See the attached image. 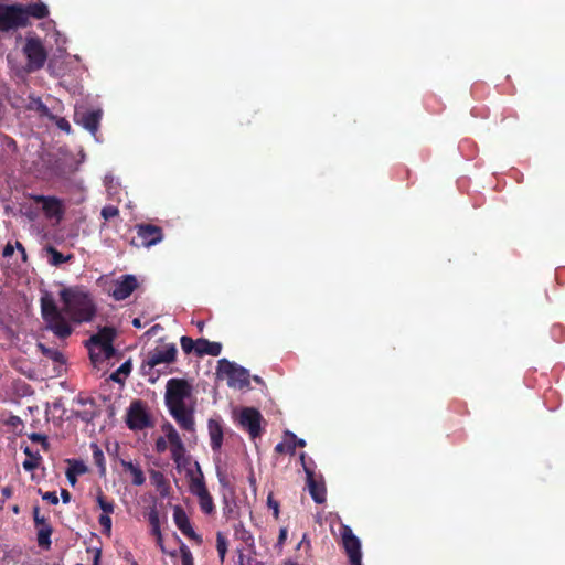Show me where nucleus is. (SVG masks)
<instances>
[{"instance_id": "obj_1", "label": "nucleus", "mask_w": 565, "mask_h": 565, "mask_svg": "<svg viewBox=\"0 0 565 565\" xmlns=\"http://www.w3.org/2000/svg\"><path fill=\"white\" fill-rule=\"evenodd\" d=\"M192 397V385L184 379H170L166 384L164 402L178 423L188 431H194V407L188 405L186 401Z\"/></svg>"}, {"instance_id": "obj_2", "label": "nucleus", "mask_w": 565, "mask_h": 565, "mask_svg": "<svg viewBox=\"0 0 565 565\" xmlns=\"http://www.w3.org/2000/svg\"><path fill=\"white\" fill-rule=\"evenodd\" d=\"M63 311L76 323L89 322L96 315V305L92 295L85 288L75 286L60 291Z\"/></svg>"}, {"instance_id": "obj_3", "label": "nucleus", "mask_w": 565, "mask_h": 565, "mask_svg": "<svg viewBox=\"0 0 565 565\" xmlns=\"http://www.w3.org/2000/svg\"><path fill=\"white\" fill-rule=\"evenodd\" d=\"M41 313L46 323L47 329L60 339H65L72 334V327L65 320L62 311L55 303V300L50 294L41 297Z\"/></svg>"}, {"instance_id": "obj_4", "label": "nucleus", "mask_w": 565, "mask_h": 565, "mask_svg": "<svg viewBox=\"0 0 565 565\" xmlns=\"http://www.w3.org/2000/svg\"><path fill=\"white\" fill-rule=\"evenodd\" d=\"M216 373L218 376H225L231 387L243 388L249 385V372L227 359L218 360Z\"/></svg>"}, {"instance_id": "obj_5", "label": "nucleus", "mask_w": 565, "mask_h": 565, "mask_svg": "<svg viewBox=\"0 0 565 565\" xmlns=\"http://www.w3.org/2000/svg\"><path fill=\"white\" fill-rule=\"evenodd\" d=\"M23 53L28 60L26 68L29 72L41 70L47 60V52L42 40L38 36L26 39Z\"/></svg>"}, {"instance_id": "obj_6", "label": "nucleus", "mask_w": 565, "mask_h": 565, "mask_svg": "<svg viewBox=\"0 0 565 565\" xmlns=\"http://www.w3.org/2000/svg\"><path fill=\"white\" fill-rule=\"evenodd\" d=\"M26 28L22 4H0V31Z\"/></svg>"}, {"instance_id": "obj_7", "label": "nucleus", "mask_w": 565, "mask_h": 565, "mask_svg": "<svg viewBox=\"0 0 565 565\" xmlns=\"http://www.w3.org/2000/svg\"><path fill=\"white\" fill-rule=\"evenodd\" d=\"M137 236L130 241V244L137 248H150L159 244L163 239V230L153 224H137L135 225Z\"/></svg>"}, {"instance_id": "obj_8", "label": "nucleus", "mask_w": 565, "mask_h": 565, "mask_svg": "<svg viewBox=\"0 0 565 565\" xmlns=\"http://www.w3.org/2000/svg\"><path fill=\"white\" fill-rule=\"evenodd\" d=\"M177 352V347L173 343L163 347H156L147 353V356L142 362L141 367L143 372H150L153 367L162 363L169 364L174 362Z\"/></svg>"}, {"instance_id": "obj_9", "label": "nucleus", "mask_w": 565, "mask_h": 565, "mask_svg": "<svg viewBox=\"0 0 565 565\" xmlns=\"http://www.w3.org/2000/svg\"><path fill=\"white\" fill-rule=\"evenodd\" d=\"M126 424L131 430H142L152 426L151 417L142 401L135 399L130 403L126 414Z\"/></svg>"}, {"instance_id": "obj_10", "label": "nucleus", "mask_w": 565, "mask_h": 565, "mask_svg": "<svg viewBox=\"0 0 565 565\" xmlns=\"http://www.w3.org/2000/svg\"><path fill=\"white\" fill-rule=\"evenodd\" d=\"M162 428L166 431L167 439L170 444L171 458L175 462L177 468L181 469L182 467H185L189 462V458L185 456L186 449L180 435L169 423Z\"/></svg>"}, {"instance_id": "obj_11", "label": "nucleus", "mask_w": 565, "mask_h": 565, "mask_svg": "<svg viewBox=\"0 0 565 565\" xmlns=\"http://www.w3.org/2000/svg\"><path fill=\"white\" fill-rule=\"evenodd\" d=\"M116 332L110 327H104L96 334H93L88 340V348L90 352V358L94 360V353L92 347H98L105 354L106 359H110L115 354V348L113 347V341L115 339Z\"/></svg>"}, {"instance_id": "obj_12", "label": "nucleus", "mask_w": 565, "mask_h": 565, "mask_svg": "<svg viewBox=\"0 0 565 565\" xmlns=\"http://www.w3.org/2000/svg\"><path fill=\"white\" fill-rule=\"evenodd\" d=\"M342 543L349 557L350 565H362L361 542L354 535L351 527L342 525L341 527Z\"/></svg>"}, {"instance_id": "obj_13", "label": "nucleus", "mask_w": 565, "mask_h": 565, "mask_svg": "<svg viewBox=\"0 0 565 565\" xmlns=\"http://www.w3.org/2000/svg\"><path fill=\"white\" fill-rule=\"evenodd\" d=\"M263 416L260 412L253 407L243 408L239 415V424L246 429L252 439L262 435Z\"/></svg>"}, {"instance_id": "obj_14", "label": "nucleus", "mask_w": 565, "mask_h": 565, "mask_svg": "<svg viewBox=\"0 0 565 565\" xmlns=\"http://www.w3.org/2000/svg\"><path fill=\"white\" fill-rule=\"evenodd\" d=\"M30 198L34 203L41 204L42 211L47 218L61 220L63 217L64 209L60 199L41 194H33Z\"/></svg>"}, {"instance_id": "obj_15", "label": "nucleus", "mask_w": 565, "mask_h": 565, "mask_svg": "<svg viewBox=\"0 0 565 565\" xmlns=\"http://www.w3.org/2000/svg\"><path fill=\"white\" fill-rule=\"evenodd\" d=\"M137 288V278L134 275L127 274L114 282V289L110 292V296L115 300L121 301L127 299Z\"/></svg>"}, {"instance_id": "obj_16", "label": "nucleus", "mask_w": 565, "mask_h": 565, "mask_svg": "<svg viewBox=\"0 0 565 565\" xmlns=\"http://www.w3.org/2000/svg\"><path fill=\"white\" fill-rule=\"evenodd\" d=\"M306 482L312 500L318 503H324L327 500V489L322 480H317L313 469L305 467Z\"/></svg>"}, {"instance_id": "obj_17", "label": "nucleus", "mask_w": 565, "mask_h": 565, "mask_svg": "<svg viewBox=\"0 0 565 565\" xmlns=\"http://www.w3.org/2000/svg\"><path fill=\"white\" fill-rule=\"evenodd\" d=\"M102 119V110H83V111H75L74 115V121L77 125H81L83 128H85L87 131H89L93 136L96 135L99 128Z\"/></svg>"}, {"instance_id": "obj_18", "label": "nucleus", "mask_w": 565, "mask_h": 565, "mask_svg": "<svg viewBox=\"0 0 565 565\" xmlns=\"http://www.w3.org/2000/svg\"><path fill=\"white\" fill-rule=\"evenodd\" d=\"M22 11L25 15L26 26L30 25V18L42 20L47 18L50 14L49 7L41 0L28 4H22Z\"/></svg>"}, {"instance_id": "obj_19", "label": "nucleus", "mask_w": 565, "mask_h": 565, "mask_svg": "<svg viewBox=\"0 0 565 565\" xmlns=\"http://www.w3.org/2000/svg\"><path fill=\"white\" fill-rule=\"evenodd\" d=\"M173 520L177 527L189 539H195L196 534L190 523V520L184 511V509L180 505H175L173 508Z\"/></svg>"}, {"instance_id": "obj_20", "label": "nucleus", "mask_w": 565, "mask_h": 565, "mask_svg": "<svg viewBox=\"0 0 565 565\" xmlns=\"http://www.w3.org/2000/svg\"><path fill=\"white\" fill-rule=\"evenodd\" d=\"M198 473L194 475L192 470H188L186 475L190 478L189 489L190 492L195 497H201L206 493L209 490L205 486L204 476L201 470L199 462H195Z\"/></svg>"}, {"instance_id": "obj_21", "label": "nucleus", "mask_w": 565, "mask_h": 565, "mask_svg": "<svg viewBox=\"0 0 565 565\" xmlns=\"http://www.w3.org/2000/svg\"><path fill=\"white\" fill-rule=\"evenodd\" d=\"M210 445L214 452H218L223 445V427L218 419L210 418L207 422Z\"/></svg>"}, {"instance_id": "obj_22", "label": "nucleus", "mask_w": 565, "mask_h": 565, "mask_svg": "<svg viewBox=\"0 0 565 565\" xmlns=\"http://www.w3.org/2000/svg\"><path fill=\"white\" fill-rule=\"evenodd\" d=\"M36 527V541L38 545L43 550L51 548V535L53 533V527L47 521V519L42 520V523L35 524Z\"/></svg>"}, {"instance_id": "obj_23", "label": "nucleus", "mask_w": 565, "mask_h": 565, "mask_svg": "<svg viewBox=\"0 0 565 565\" xmlns=\"http://www.w3.org/2000/svg\"><path fill=\"white\" fill-rule=\"evenodd\" d=\"M77 403L83 406H86L88 404V407H85L84 409L81 411H76L74 413V415L81 420L85 423H92L98 416L97 406L93 398H78Z\"/></svg>"}, {"instance_id": "obj_24", "label": "nucleus", "mask_w": 565, "mask_h": 565, "mask_svg": "<svg viewBox=\"0 0 565 565\" xmlns=\"http://www.w3.org/2000/svg\"><path fill=\"white\" fill-rule=\"evenodd\" d=\"M221 351H222V344L220 342H211L204 338L198 339V348H196L198 356H204V355L218 356L221 354Z\"/></svg>"}, {"instance_id": "obj_25", "label": "nucleus", "mask_w": 565, "mask_h": 565, "mask_svg": "<svg viewBox=\"0 0 565 565\" xmlns=\"http://www.w3.org/2000/svg\"><path fill=\"white\" fill-rule=\"evenodd\" d=\"M90 449L93 452V461L98 468V475L100 477L106 476V460L103 450L96 443L90 444Z\"/></svg>"}, {"instance_id": "obj_26", "label": "nucleus", "mask_w": 565, "mask_h": 565, "mask_svg": "<svg viewBox=\"0 0 565 565\" xmlns=\"http://www.w3.org/2000/svg\"><path fill=\"white\" fill-rule=\"evenodd\" d=\"M121 466L126 471H129L132 475V483L135 486H142L145 483L146 478L139 466L126 460H121Z\"/></svg>"}, {"instance_id": "obj_27", "label": "nucleus", "mask_w": 565, "mask_h": 565, "mask_svg": "<svg viewBox=\"0 0 565 565\" xmlns=\"http://www.w3.org/2000/svg\"><path fill=\"white\" fill-rule=\"evenodd\" d=\"M23 452L28 456V459L23 461L22 466L26 471H33L38 468L39 462L41 460V456L39 452H33L29 446L23 448Z\"/></svg>"}, {"instance_id": "obj_28", "label": "nucleus", "mask_w": 565, "mask_h": 565, "mask_svg": "<svg viewBox=\"0 0 565 565\" xmlns=\"http://www.w3.org/2000/svg\"><path fill=\"white\" fill-rule=\"evenodd\" d=\"M46 253L50 255L49 263L52 266H60L63 263L68 262L73 257L72 255L64 256L61 252H58L53 246H47L46 247Z\"/></svg>"}, {"instance_id": "obj_29", "label": "nucleus", "mask_w": 565, "mask_h": 565, "mask_svg": "<svg viewBox=\"0 0 565 565\" xmlns=\"http://www.w3.org/2000/svg\"><path fill=\"white\" fill-rule=\"evenodd\" d=\"M131 369L132 365L130 361L124 362L114 373L110 374V380L116 383H122L124 377L130 374Z\"/></svg>"}, {"instance_id": "obj_30", "label": "nucleus", "mask_w": 565, "mask_h": 565, "mask_svg": "<svg viewBox=\"0 0 565 565\" xmlns=\"http://www.w3.org/2000/svg\"><path fill=\"white\" fill-rule=\"evenodd\" d=\"M198 499L202 512H204L205 514H211L214 512L215 505L213 502V498L209 491L202 494L201 497H198Z\"/></svg>"}, {"instance_id": "obj_31", "label": "nucleus", "mask_w": 565, "mask_h": 565, "mask_svg": "<svg viewBox=\"0 0 565 565\" xmlns=\"http://www.w3.org/2000/svg\"><path fill=\"white\" fill-rule=\"evenodd\" d=\"M68 462V470L72 471L74 475L81 476L88 471L87 466L84 463V461L78 459H70Z\"/></svg>"}, {"instance_id": "obj_32", "label": "nucleus", "mask_w": 565, "mask_h": 565, "mask_svg": "<svg viewBox=\"0 0 565 565\" xmlns=\"http://www.w3.org/2000/svg\"><path fill=\"white\" fill-rule=\"evenodd\" d=\"M97 503L98 507L102 509V514H110L114 512L115 504L111 501H107L104 493L99 490L97 494Z\"/></svg>"}, {"instance_id": "obj_33", "label": "nucleus", "mask_w": 565, "mask_h": 565, "mask_svg": "<svg viewBox=\"0 0 565 565\" xmlns=\"http://www.w3.org/2000/svg\"><path fill=\"white\" fill-rule=\"evenodd\" d=\"M216 550H217L221 563H223L225 559V555L227 553V540L221 532H218L216 534Z\"/></svg>"}, {"instance_id": "obj_34", "label": "nucleus", "mask_w": 565, "mask_h": 565, "mask_svg": "<svg viewBox=\"0 0 565 565\" xmlns=\"http://www.w3.org/2000/svg\"><path fill=\"white\" fill-rule=\"evenodd\" d=\"M180 343H181V348L182 350L189 354L191 353L192 351H195L196 352V348H198V340L194 341L193 339H191L190 337H186V335H183L181 337L180 339Z\"/></svg>"}, {"instance_id": "obj_35", "label": "nucleus", "mask_w": 565, "mask_h": 565, "mask_svg": "<svg viewBox=\"0 0 565 565\" xmlns=\"http://www.w3.org/2000/svg\"><path fill=\"white\" fill-rule=\"evenodd\" d=\"M100 215L105 221H109L119 215V210L115 205H106L102 209Z\"/></svg>"}, {"instance_id": "obj_36", "label": "nucleus", "mask_w": 565, "mask_h": 565, "mask_svg": "<svg viewBox=\"0 0 565 565\" xmlns=\"http://www.w3.org/2000/svg\"><path fill=\"white\" fill-rule=\"evenodd\" d=\"M50 120L54 121L55 125L66 134H70L72 131L71 124L66 118L53 115Z\"/></svg>"}, {"instance_id": "obj_37", "label": "nucleus", "mask_w": 565, "mask_h": 565, "mask_svg": "<svg viewBox=\"0 0 565 565\" xmlns=\"http://www.w3.org/2000/svg\"><path fill=\"white\" fill-rule=\"evenodd\" d=\"M275 452L285 454L288 452L290 455L295 454V445H291L288 439L286 441L279 443L275 446Z\"/></svg>"}, {"instance_id": "obj_38", "label": "nucleus", "mask_w": 565, "mask_h": 565, "mask_svg": "<svg viewBox=\"0 0 565 565\" xmlns=\"http://www.w3.org/2000/svg\"><path fill=\"white\" fill-rule=\"evenodd\" d=\"M35 105H36L35 106V110L39 113V115L41 117H46V118L51 119L53 114L51 113L49 107L40 98L35 100Z\"/></svg>"}, {"instance_id": "obj_39", "label": "nucleus", "mask_w": 565, "mask_h": 565, "mask_svg": "<svg viewBox=\"0 0 565 565\" xmlns=\"http://www.w3.org/2000/svg\"><path fill=\"white\" fill-rule=\"evenodd\" d=\"M98 522H99L100 526L103 527L104 533L110 534L111 519H110L109 514H100L98 518Z\"/></svg>"}, {"instance_id": "obj_40", "label": "nucleus", "mask_w": 565, "mask_h": 565, "mask_svg": "<svg viewBox=\"0 0 565 565\" xmlns=\"http://www.w3.org/2000/svg\"><path fill=\"white\" fill-rule=\"evenodd\" d=\"M29 438L33 443H40L44 450L49 449L50 445L47 443L46 436H44L42 434H39V433H32V434L29 435Z\"/></svg>"}, {"instance_id": "obj_41", "label": "nucleus", "mask_w": 565, "mask_h": 565, "mask_svg": "<svg viewBox=\"0 0 565 565\" xmlns=\"http://www.w3.org/2000/svg\"><path fill=\"white\" fill-rule=\"evenodd\" d=\"M285 436L286 438L288 439V441L291 444V445H295V448L296 447H305L306 446V441L301 438H298L294 433L287 430L285 433Z\"/></svg>"}, {"instance_id": "obj_42", "label": "nucleus", "mask_w": 565, "mask_h": 565, "mask_svg": "<svg viewBox=\"0 0 565 565\" xmlns=\"http://www.w3.org/2000/svg\"><path fill=\"white\" fill-rule=\"evenodd\" d=\"M148 521L151 527L160 526L159 512L156 508H152L148 513Z\"/></svg>"}, {"instance_id": "obj_43", "label": "nucleus", "mask_w": 565, "mask_h": 565, "mask_svg": "<svg viewBox=\"0 0 565 565\" xmlns=\"http://www.w3.org/2000/svg\"><path fill=\"white\" fill-rule=\"evenodd\" d=\"M151 479L158 488H160L161 486H163L166 483L163 473L158 470L151 471Z\"/></svg>"}, {"instance_id": "obj_44", "label": "nucleus", "mask_w": 565, "mask_h": 565, "mask_svg": "<svg viewBox=\"0 0 565 565\" xmlns=\"http://www.w3.org/2000/svg\"><path fill=\"white\" fill-rule=\"evenodd\" d=\"M6 425L12 427L13 429H18L23 426L22 419L17 415H11L7 420Z\"/></svg>"}, {"instance_id": "obj_45", "label": "nucleus", "mask_w": 565, "mask_h": 565, "mask_svg": "<svg viewBox=\"0 0 565 565\" xmlns=\"http://www.w3.org/2000/svg\"><path fill=\"white\" fill-rule=\"evenodd\" d=\"M181 553H182V565H194L192 554L188 547H182Z\"/></svg>"}, {"instance_id": "obj_46", "label": "nucleus", "mask_w": 565, "mask_h": 565, "mask_svg": "<svg viewBox=\"0 0 565 565\" xmlns=\"http://www.w3.org/2000/svg\"><path fill=\"white\" fill-rule=\"evenodd\" d=\"M267 504L270 509H273L275 519L279 516V503L273 498L271 494L267 497Z\"/></svg>"}, {"instance_id": "obj_47", "label": "nucleus", "mask_w": 565, "mask_h": 565, "mask_svg": "<svg viewBox=\"0 0 565 565\" xmlns=\"http://www.w3.org/2000/svg\"><path fill=\"white\" fill-rule=\"evenodd\" d=\"M42 499L53 505L58 503V498L56 495V492H54V491H52V492L49 491V492L43 493Z\"/></svg>"}, {"instance_id": "obj_48", "label": "nucleus", "mask_w": 565, "mask_h": 565, "mask_svg": "<svg viewBox=\"0 0 565 565\" xmlns=\"http://www.w3.org/2000/svg\"><path fill=\"white\" fill-rule=\"evenodd\" d=\"M167 441L168 439H166L164 437H159L156 440V450L158 452H164L167 450Z\"/></svg>"}, {"instance_id": "obj_49", "label": "nucleus", "mask_w": 565, "mask_h": 565, "mask_svg": "<svg viewBox=\"0 0 565 565\" xmlns=\"http://www.w3.org/2000/svg\"><path fill=\"white\" fill-rule=\"evenodd\" d=\"M151 534L156 536L158 545L163 551V544H162L163 539H162L160 526L151 527Z\"/></svg>"}, {"instance_id": "obj_50", "label": "nucleus", "mask_w": 565, "mask_h": 565, "mask_svg": "<svg viewBox=\"0 0 565 565\" xmlns=\"http://www.w3.org/2000/svg\"><path fill=\"white\" fill-rule=\"evenodd\" d=\"M14 248L15 246H13L11 243H7L2 252L3 257H11L14 253Z\"/></svg>"}, {"instance_id": "obj_51", "label": "nucleus", "mask_w": 565, "mask_h": 565, "mask_svg": "<svg viewBox=\"0 0 565 565\" xmlns=\"http://www.w3.org/2000/svg\"><path fill=\"white\" fill-rule=\"evenodd\" d=\"M286 540H287V529L281 527L280 531H279V536H278L277 545L278 546L284 545Z\"/></svg>"}, {"instance_id": "obj_52", "label": "nucleus", "mask_w": 565, "mask_h": 565, "mask_svg": "<svg viewBox=\"0 0 565 565\" xmlns=\"http://www.w3.org/2000/svg\"><path fill=\"white\" fill-rule=\"evenodd\" d=\"M44 519H45L44 516L40 515V508L39 507H34L33 508L34 524L42 523V520H44Z\"/></svg>"}, {"instance_id": "obj_53", "label": "nucleus", "mask_w": 565, "mask_h": 565, "mask_svg": "<svg viewBox=\"0 0 565 565\" xmlns=\"http://www.w3.org/2000/svg\"><path fill=\"white\" fill-rule=\"evenodd\" d=\"M15 247L20 252L22 260L26 262L28 255L24 246L20 242H15Z\"/></svg>"}, {"instance_id": "obj_54", "label": "nucleus", "mask_w": 565, "mask_h": 565, "mask_svg": "<svg viewBox=\"0 0 565 565\" xmlns=\"http://www.w3.org/2000/svg\"><path fill=\"white\" fill-rule=\"evenodd\" d=\"M61 498H62L63 503H68V502H71L72 495L68 492V490L62 489L61 490Z\"/></svg>"}, {"instance_id": "obj_55", "label": "nucleus", "mask_w": 565, "mask_h": 565, "mask_svg": "<svg viewBox=\"0 0 565 565\" xmlns=\"http://www.w3.org/2000/svg\"><path fill=\"white\" fill-rule=\"evenodd\" d=\"M66 478H67L68 482L71 483V486H75L76 484V482H77V475H74L68 469L66 470Z\"/></svg>"}, {"instance_id": "obj_56", "label": "nucleus", "mask_w": 565, "mask_h": 565, "mask_svg": "<svg viewBox=\"0 0 565 565\" xmlns=\"http://www.w3.org/2000/svg\"><path fill=\"white\" fill-rule=\"evenodd\" d=\"M52 359H53L54 361H56V362H61V361H62V359H63V354H62L61 352H54V353L52 354Z\"/></svg>"}, {"instance_id": "obj_57", "label": "nucleus", "mask_w": 565, "mask_h": 565, "mask_svg": "<svg viewBox=\"0 0 565 565\" xmlns=\"http://www.w3.org/2000/svg\"><path fill=\"white\" fill-rule=\"evenodd\" d=\"M2 494L6 497V498H10L11 494H12V490L9 488V487H4L2 489Z\"/></svg>"}, {"instance_id": "obj_58", "label": "nucleus", "mask_w": 565, "mask_h": 565, "mask_svg": "<svg viewBox=\"0 0 565 565\" xmlns=\"http://www.w3.org/2000/svg\"><path fill=\"white\" fill-rule=\"evenodd\" d=\"M132 326L136 328H141V320L139 318H135L132 320Z\"/></svg>"}, {"instance_id": "obj_59", "label": "nucleus", "mask_w": 565, "mask_h": 565, "mask_svg": "<svg viewBox=\"0 0 565 565\" xmlns=\"http://www.w3.org/2000/svg\"><path fill=\"white\" fill-rule=\"evenodd\" d=\"M99 557H100V551H97L95 556H94V565H98Z\"/></svg>"}, {"instance_id": "obj_60", "label": "nucleus", "mask_w": 565, "mask_h": 565, "mask_svg": "<svg viewBox=\"0 0 565 565\" xmlns=\"http://www.w3.org/2000/svg\"><path fill=\"white\" fill-rule=\"evenodd\" d=\"M300 461H301V465H302L303 468L308 467L307 463H306V454L305 452H302L300 455Z\"/></svg>"}, {"instance_id": "obj_61", "label": "nucleus", "mask_w": 565, "mask_h": 565, "mask_svg": "<svg viewBox=\"0 0 565 565\" xmlns=\"http://www.w3.org/2000/svg\"><path fill=\"white\" fill-rule=\"evenodd\" d=\"M196 327H198L199 331H200V332H202V331H203V329H204V322H203V321H199V322L196 323Z\"/></svg>"}, {"instance_id": "obj_62", "label": "nucleus", "mask_w": 565, "mask_h": 565, "mask_svg": "<svg viewBox=\"0 0 565 565\" xmlns=\"http://www.w3.org/2000/svg\"><path fill=\"white\" fill-rule=\"evenodd\" d=\"M284 565H299V564H298V563H296V562H294V561H290V559H289V561H286V562L284 563Z\"/></svg>"}, {"instance_id": "obj_63", "label": "nucleus", "mask_w": 565, "mask_h": 565, "mask_svg": "<svg viewBox=\"0 0 565 565\" xmlns=\"http://www.w3.org/2000/svg\"><path fill=\"white\" fill-rule=\"evenodd\" d=\"M254 380H255L256 382H260V381H262V380H260V377H258V376H255V379H254Z\"/></svg>"}, {"instance_id": "obj_64", "label": "nucleus", "mask_w": 565, "mask_h": 565, "mask_svg": "<svg viewBox=\"0 0 565 565\" xmlns=\"http://www.w3.org/2000/svg\"><path fill=\"white\" fill-rule=\"evenodd\" d=\"M132 565H137V563H134Z\"/></svg>"}]
</instances>
